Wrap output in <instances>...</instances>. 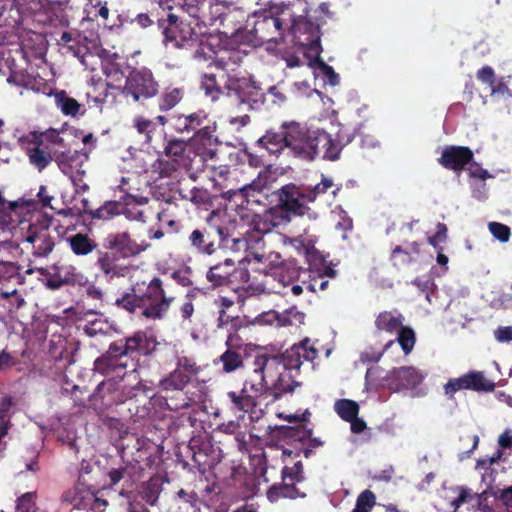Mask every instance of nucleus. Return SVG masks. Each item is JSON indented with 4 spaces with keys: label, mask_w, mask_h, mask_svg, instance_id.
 <instances>
[{
    "label": "nucleus",
    "mask_w": 512,
    "mask_h": 512,
    "mask_svg": "<svg viewBox=\"0 0 512 512\" xmlns=\"http://www.w3.org/2000/svg\"><path fill=\"white\" fill-rule=\"evenodd\" d=\"M85 11L87 18L91 20H96L100 17L106 21L109 17V9L106 2L104 4H101L100 2H97L96 4L91 3L86 7Z\"/></svg>",
    "instance_id": "13d9d810"
},
{
    "label": "nucleus",
    "mask_w": 512,
    "mask_h": 512,
    "mask_svg": "<svg viewBox=\"0 0 512 512\" xmlns=\"http://www.w3.org/2000/svg\"><path fill=\"white\" fill-rule=\"evenodd\" d=\"M301 19L307 20L303 17L293 18L289 7L281 9L278 6H272L267 10L257 11L249 19V22L253 20V27L248 30L249 41L254 46H260L265 42L275 41L278 35H282V32L289 28L297 43L293 26Z\"/></svg>",
    "instance_id": "f257e3e1"
},
{
    "label": "nucleus",
    "mask_w": 512,
    "mask_h": 512,
    "mask_svg": "<svg viewBox=\"0 0 512 512\" xmlns=\"http://www.w3.org/2000/svg\"><path fill=\"white\" fill-rule=\"evenodd\" d=\"M12 8L19 10L20 22H23L22 13L27 11L36 22L46 25L57 15L59 3L54 0H0V18L8 15Z\"/></svg>",
    "instance_id": "6e6552de"
},
{
    "label": "nucleus",
    "mask_w": 512,
    "mask_h": 512,
    "mask_svg": "<svg viewBox=\"0 0 512 512\" xmlns=\"http://www.w3.org/2000/svg\"><path fill=\"white\" fill-rule=\"evenodd\" d=\"M114 329V323L109 321L103 315L96 316L93 320H89L85 325V332L89 336L98 334H109Z\"/></svg>",
    "instance_id": "79ce46f5"
},
{
    "label": "nucleus",
    "mask_w": 512,
    "mask_h": 512,
    "mask_svg": "<svg viewBox=\"0 0 512 512\" xmlns=\"http://www.w3.org/2000/svg\"><path fill=\"white\" fill-rule=\"evenodd\" d=\"M226 345L227 350L220 356L219 362L222 364V370L225 373H231L242 366V358L238 352L234 350L236 344L234 343L233 336H229Z\"/></svg>",
    "instance_id": "f704fd0d"
},
{
    "label": "nucleus",
    "mask_w": 512,
    "mask_h": 512,
    "mask_svg": "<svg viewBox=\"0 0 512 512\" xmlns=\"http://www.w3.org/2000/svg\"><path fill=\"white\" fill-rule=\"evenodd\" d=\"M248 386V382L245 381L239 394L233 391L228 392L227 396L231 402V409L233 411L246 413L257 405L258 399L265 397L262 393L249 391Z\"/></svg>",
    "instance_id": "a878e982"
},
{
    "label": "nucleus",
    "mask_w": 512,
    "mask_h": 512,
    "mask_svg": "<svg viewBox=\"0 0 512 512\" xmlns=\"http://www.w3.org/2000/svg\"><path fill=\"white\" fill-rule=\"evenodd\" d=\"M291 371L292 370L284 367L281 370H278L268 395H271L274 397V399H277L284 393L292 392L295 387L298 386V383L293 380Z\"/></svg>",
    "instance_id": "2f4dec72"
},
{
    "label": "nucleus",
    "mask_w": 512,
    "mask_h": 512,
    "mask_svg": "<svg viewBox=\"0 0 512 512\" xmlns=\"http://www.w3.org/2000/svg\"><path fill=\"white\" fill-rule=\"evenodd\" d=\"M424 379L421 371L414 367L394 368L383 378V385L392 391L415 388Z\"/></svg>",
    "instance_id": "2eb2a0df"
},
{
    "label": "nucleus",
    "mask_w": 512,
    "mask_h": 512,
    "mask_svg": "<svg viewBox=\"0 0 512 512\" xmlns=\"http://www.w3.org/2000/svg\"><path fill=\"white\" fill-rule=\"evenodd\" d=\"M489 231L496 239L501 242H507L509 240L510 229L504 224L491 222L489 223Z\"/></svg>",
    "instance_id": "680f3d73"
},
{
    "label": "nucleus",
    "mask_w": 512,
    "mask_h": 512,
    "mask_svg": "<svg viewBox=\"0 0 512 512\" xmlns=\"http://www.w3.org/2000/svg\"><path fill=\"white\" fill-rule=\"evenodd\" d=\"M134 126L137 131L141 134H145L147 139L150 138V133L154 129V124L152 121L145 119L143 117H137L134 119Z\"/></svg>",
    "instance_id": "338daca9"
},
{
    "label": "nucleus",
    "mask_w": 512,
    "mask_h": 512,
    "mask_svg": "<svg viewBox=\"0 0 512 512\" xmlns=\"http://www.w3.org/2000/svg\"><path fill=\"white\" fill-rule=\"evenodd\" d=\"M213 140L210 127L205 126L195 133L189 143L179 139L168 141L164 152L178 167L187 170H199L200 165L197 163H201L207 158H213L215 152L211 149L196 148V146L199 144L204 147L211 146Z\"/></svg>",
    "instance_id": "20e7f679"
},
{
    "label": "nucleus",
    "mask_w": 512,
    "mask_h": 512,
    "mask_svg": "<svg viewBox=\"0 0 512 512\" xmlns=\"http://www.w3.org/2000/svg\"><path fill=\"white\" fill-rule=\"evenodd\" d=\"M206 119V115L203 112L193 113L187 116H180L178 121H184L185 126L179 127L180 132L191 131L197 129L203 121Z\"/></svg>",
    "instance_id": "5fc2aeb1"
},
{
    "label": "nucleus",
    "mask_w": 512,
    "mask_h": 512,
    "mask_svg": "<svg viewBox=\"0 0 512 512\" xmlns=\"http://www.w3.org/2000/svg\"><path fill=\"white\" fill-rule=\"evenodd\" d=\"M158 85L155 82L152 72L147 68L133 70L126 79V84L122 90L123 94L133 101L150 98L156 95Z\"/></svg>",
    "instance_id": "f8f14e48"
},
{
    "label": "nucleus",
    "mask_w": 512,
    "mask_h": 512,
    "mask_svg": "<svg viewBox=\"0 0 512 512\" xmlns=\"http://www.w3.org/2000/svg\"><path fill=\"white\" fill-rule=\"evenodd\" d=\"M329 189H332V194L335 196L340 190V187L335 185L331 178L324 175H321V181L315 186L311 188L304 187V190H306V198L308 199V202H314L318 196L326 193Z\"/></svg>",
    "instance_id": "58836bf2"
},
{
    "label": "nucleus",
    "mask_w": 512,
    "mask_h": 512,
    "mask_svg": "<svg viewBox=\"0 0 512 512\" xmlns=\"http://www.w3.org/2000/svg\"><path fill=\"white\" fill-rule=\"evenodd\" d=\"M155 345V339L151 335L149 336L145 332L138 331L125 340L122 353L129 355L134 353L147 355L154 350Z\"/></svg>",
    "instance_id": "bb28decb"
},
{
    "label": "nucleus",
    "mask_w": 512,
    "mask_h": 512,
    "mask_svg": "<svg viewBox=\"0 0 512 512\" xmlns=\"http://www.w3.org/2000/svg\"><path fill=\"white\" fill-rule=\"evenodd\" d=\"M374 505L375 495L370 490H365L358 496L353 512H370Z\"/></svg>",
    "instance_id": "6e6d98bb"
},
{
    "label": "nucleus",
    "mask_w": 512,
    "mask_h": 512,
    "mask_svg": "<svg viewBox=\"0 0 512 512\" xmlns=\"http://www.w3.org/2000/svg\"><path fill=\"white\" fill-rule=\"evenodd\" d=\"M36 140L37 136L33 134L22 137L20 143L26 150L30 163L37 168L38 171H42L54 160V153L52 154V150L44 145L43 142H36Z\"/></svg>",
    "instance_id": "6ab92c4d"
},
{
    "label": "nucleus",
    "mask_w": 512,
    "mask_h": 512,
    "mask_svg": "<svg viewBox=\"0 0 512 512\" xmlns=\"http://www.w3.org/2000/svg\"><path fill=\"white\" fill-rule=\"evenodd\" d=\"M120 205L117 202L108 201L104 203L100 208L91 211V217L93 219L108 220L114 215L121 214Z\"/></svg>",
    "instance_id": "8fccbe9b"
},
{
    "label": "nucleus",
    "mask_w": 512,
    "mask_h": 512,
    "mask_svg": "<svg viewBox=\"0 0 512 512\" xmlns=\"http://www.w3.org/2000/svg\"><path fill=\"white\" fill-rule=\"evenodd\" d=\"M142 301V315L148 319H161L168 311L174 297L165 293L162 281L155 277L146 286L145 291L140 290Z\"/></svg>",
    "instance_id": "9b49d317"
},
{
    "label": "nucleus",
    "mask_w": 512,
    "mask_h": 512,
    "mask_svg": "<svg viewBox=\"0 0 512 512\" xmlns=\"http://www.w3.org/2000/svg\"><path fill=\"white\" fill-rule=\"evenodd\" d=\"M122 214L126 217V219L130 221H136L139 223H145V211L142 208L137 207V205H132L131 203L126 202L125 208L122 210Z\"/></svg>",
    "instance_id": "bf43d9fd"
},
{
    "label": "nucleus",
    "mask_w": 512,
    "mask_h": 512,
    "mask_svg": "<svg viewBox=\"0 0 512 512\" xmlns=\"http://www.w3.org/2000/svg\"><path fill=\"white\" fill-rule=\"evenodd\" d=\"M280 320H281V313L276 312L274 310L264 312L256 318L257 323L264 324V325H274L275 324L277 326H280Z\"/></svg>",
    "instance_id": "69168bd1"
},
{
    "label": "nucleus",
    "mask_w": 512,
    "mask_h": 512,
    "mask_svg": "<svg viewBox=\"0 0 512 512\" xmlns=\"http://www.w3.org/2000/svg\"><path fill=\"white\" fill-rule=\"evenodd\" d=\"M235 272V263L232 259L227 258L224 262L212 266L207 272L206 278L212 286H223L228 284L230 277Z\"/></svg>",
    "instance_id": "cd10ccee"
},
{
    "label": "nucleus",
    "mask_w": 512,
    "mask_h": 512,
    "mask_svg": "<svg viewBox=\"0 0 512 512\" xmlns=\"http://www.w3.org/2000/svg\"><path fill=\"white\" fill-rule=\"evenodd\" d=\"M96 266L108 277L118 275L116 259L107 252L99 253Z\"/></svg>",
    "instance_id": "49530a36"
},
{
    "label": "nucleus",
    "mask_w": 512,
    "mask_h": 512,
    "mask_svg": "<svg viewBox=\"0 0 512 512\" xmlns=\"http://www.w3.org/2000/svg\"><path fill=\"white\" fill-rule=\"evenodd\" d=\"M282 368L283 365L279 356L268 354L256 355L245 380L249 384V391L268 396L274 377H276L278 370Z\"/></svg>",
    "instance_id": "423d86ee"
},
{
    "label": "nucleus",
    "mask_w": 512,
    "mask_h": 512,
    "mask_svg": "<svg viewBox=\"0 0 512 512\" xmlns=\"http://www.w3.org/2000/svg\"><path fill=\"white\" fill-rule=\"evenodd\" d=\"M473 158L472 151L463 146H447L443 149L439 158V163L455 172L461 171L464 166L471 162Z\"/></svg>",
    "instance_id": "b1692460"
},
{
    "label": "nucleus",
    "mask_w": 512,
    "mask_h": 512,
    "mask_svg": "<svg viewBox=\"0 0 512 512\" xmlns=\"http://www.w3.org/2000/svg\"><path fill=\"white\" fill-rule=\"evenodd\" d=\"M54 96L56 106L61 110L63 114L72 117L84 114V107L74 98L69 97L65 91H58L54 94Z\"/></svg>",
    "instance_id": "e433bc0d"
},
{
    "label": "nucleus",
    "mask_w": 512,
    "mask_h": 512,
    "mask_svg": "<svg viewBox=\"0 0 512 512\" xmlns=\"http://www.w3.org/2000/svg\"><path fill=\"white\" fill-rule=\"evenodd\" d=\"M283 482H288L290 485L295 487L296 483L304 480L303 466L300 460L296 461L292 467H285L282 470Z\"/></svg>",
    "instance_id": "de8ad7c7"
},
{
    "label": "nucleus",
    "mask_w": 512,
    "mask_h": 512,
    "mask_svg": "<svg viewBox=\"0 0 512 512\" xmlns=\"http://www.w3.org/2000/svg\"><path fill=\"white\" fill-rule=\"evenodd\" d=\"M88 157L79 151H54V161L59 169L68 177L73 175H85L83 164Z\"/></svg>",
    "instance_id": "4be33fe9"
},
{
    "label": "nucleus",
    "mask_w": 512,
    "mask_h": 512,
    "mask_svg": "<svg viewBox=\"0 0 512 512\" xmlns=\"http://www.w3.org/2000/svg\"><path fill=\"white\" fill-rule=\"evenodd\" d=\"M47 286L58 289L64 284L86 285L87 277L75 266L67 263H58L47 270Z\"/></svg>",
    "instance_id": "4468645a"
},
{
    "label": "nucleus",
    "mask_w": 512,
    "mask_h": 512,
    "mask_svg": "<svg viewBox=\"0 0 512 512\" xmlns=\"http://www.w3.org/2000/svg\"><path fill=\"white\" fill-rule=\"evenodd\" d=\"M317 356V351L311 344L309 339H304L299 344L293 345L280 356V360L284 368L289 370H297L303 361H313Z\"/></svg>",
    "instance_id": "aec40b11"
},
{
    "label": "nucleus",
    "mask_w": 512,
    "mask_h": 512,
    "mask_svg": "<svg viewBox=\"0 0 512 512\" xmlns=\"http://www.w3.org/2000/svg\"><path fill=\"white\" fill-rule=\"evenodd\" d=\"M63 501L76 509L96 508L100 503L106 505V501H100L94 492L82 483L67 490L63 494Z\"/></svg>",
    "instance_id": "412c9836"
},
{
    "label": "nucleus",
    "mask_w": 512,
    "mask_h": 512,
    "mask_svg": "<svg viewBox=\"0 0 512 512\" xmlns=\"http://www.w3.org/2000/svg\"><path fill=\"white\" fill-rule=\"evenodd\" d=\"M284 211L282 208H271L259 216V222L256 223V229L261 233H267L273 227L279 226L283 221Z\"/></svg>",
    "instance_id": "4c0bfd02"
},
{
    "label": "nucleus",
    "mask_w": 512,
    "mask_h": 512,
    "mask_svg": "<svg viewBox=\"0 0 512 512\" xmlns=\"http://www.w3.org/2000/svg\"><path fill=\"white\" fill-rule=\"evenodd\" d=\"M293 29L297 37V45L309 59L308 66L313 68L318 75H322L326 83L332 86L337 85L339 83L338 74L320 59L322 47L319 27L309 20L301 19L294 23Z\"/></svg>",
    "instance_id": "39448f33"
},
{
    "label": "nucleus",
    "mask_w": 512,
    "mask_h": 512,
    "mask_svg": "<svg viewBox=\"0 0 512 512\" xmlns=\"http://www.w3.org/2000/svg\"><path fill=\"white\" fill-rule=\"evenodd\" d=\"M495 339L500 343L512 341V326H501L494 331Z\"/></svg>",
    "instance_id": "774afa93"
},
{
    "label": "nucleus",
    "mask_w": 512,
    "mask_h": 512,
    "mask_svg": "<svg viewBox=\"0 0 512 512\" xmlns=\"http://www.w3.org/2000/svg\"><path fill=\"white\" fill-rule=\"evenodd\" d=\"M495 388V384L486 379L482 372L471 371L458 378H451L444 385V392L449 398L460 390L468 389L474 391L490 392Z\"/></svg>",
    "instance_id": "ddd939ff"
},
{
    "label": "nucleus",
    "mask_w": 512,
    "mask_h": 512,
    "mask_svg": "<svg viewBox=\"0 0 512 512\" xmlns=\"http://www.w3.org/2000/svg\"><path fill=\"white\" fill-rule=\"evenodd\" d=\"M140 296V287L133 289V294H126L121 299H117V305L131 313L139 312L142 315V301Z\"/></svg>",
    "instance_id": "37998d69"
},
{
    "label": "nucleus",
    "mask_w": 512,
    "mask_h": 512,
    "mask_svg": "<svg viewBox=\"0 0 512 512\" xmlns=\"http://www.w3.org/2000/svg\"><path fill=\"white\" fill-rule=\"evenodd\" d=\"M309 272L297 266L294 262H287L275 271V279L282 286L283 290L278 293L284 296H300L304 289L316 290V281L309 280Z\"/></svg>",
    "instance_id": "1a4fd4ad"
},
{
    "label": "nucleus",
    "mask_w": 512,
    "mask_h": 512,
    "mask_svg": "<svg viewBox=\"0 0 512 512\" xmlns=\"http://www.w3.org/2000/svg\"><path fill=\"white\" fill-rule=\"evenodd\" d=\"M59 45L65 52H69L74 57H77L83 66L91 70L95 69L91 65V60L94 59V56L91 53H83L85 48L78 46L71 33L63 32L59 39Z\"/></svg>",
    "instance_id": "c756f323"
},
{
    "label": "nucleus",
    "mask_w": 512,
    "mask_h": 512,
    "mask_svg": "<svg viewBox=\"0 0 512 512\" xmlns=\"http://www.w3.org/2000/svg\"><path fill=\"white\" fill-rule=\"evenodd\" d=\"M333 213L336 214L339 218V220L336 224V228L341 229L343 231L341 238L343 240H346L348 238L347 232L350 231L353 227L352 219L347 215V213L341 207H337L333 211Z\"/></svg>",
    "instance_id": "4d7b16f0"
},
{
    "label": "nucleus",
    "mask_w": 512,
    "mask_h": 512,
    "mask_svg": "<svg viewBox=\"0 0 512 512\" xmlns=\"http://www.w3.org/2000/svg\"><path fill=\"white\" fill-rule=\"evenodd\" d=\"M206 3V10H203L201 14V22L204 25H213L225 14L226 6L224 2L220 0H209L206 1Z\"/></svg>",
    "instance_id": "ea45409f"
},
{
    "label": "nucleus",
    "mask_w": 512,
    "mask_h": 512,
    "mask_svg": "<svg viewBox=\"0 0 512 512\" xmlns=\"http://www.w3.org/2000/svg\"><path fill=\"white\" fill-rule=\"evenodd\" d=\"M21 24L22 22L19 21L18 32L13 35L12 43L15 39L20 40L21 48L27 58L42 59L47 50V41L45 36L42 33L34 31H27L24 33L21 28Z\"/></svg>",
    "instance_id": "a211bd4d"
},
{
    "label": "nucleus",
    "mask_w": 512,
    "mask_h": 512,
    "mask_svg": "<svg viewBox=\"0 0 512 512\" xmlns=\"http://www.w3.org/2000/svg\"><path fill=\"white\" fill-rule=\"evenodd\" d=\"M281 497L295 499L297 497H305V494L300 493L296 487L288 482H283L282 486H273L267 491V498L272 503Z\"/></svg>",
    "instance_id": "a19ab883"
},
{
    "label": "nucleus",
    "mask_w": 512,
    "mask_h": 512,
    "mask_svg": "<svg viewBox=\"0 0 512 512\" xmlns=\"http://www.w3.org/2000/svg\"><path fill=\"white\" fill-rule=\"evenodd\" d=\"M219 72L215 74H206L202 80V87L205 94L214 101L222 93V87L228 91V95L234 93L241 105H246L248 109H255L261 104V96L253 90L246 91L248 84L246 79L239 78L227 73V64L223 59L216 62Z\"/></svg>",
    "instance_id": "7ed1b4c3"
},
{
    "label": "nucleus",
    "mask_w": 512,
    "mask_h": 512,
    "mask_svg": "<svg viewBox=\"0 0 512 512\" xmlns=\"http://www.w3.org/2000/svg\"><path fill=\"white\" fill-rule=\"evenodd\" d=\"M25 242L32 245L33 254L37 257L47 256L54 247L46 221L29 224Z\"/></svg>",
    "instance_id": "dca6fc26"
},
{
    "label": "nucleus",
    "mask_w": 512,
    "mask_h": 512,
    "mask_svg": "<svg viewBox=\"0 0 512 512\" xmlns=\"http://www.w3.org/2000/svg\"><path fill=\"white\" fill-rule=\"evenodd\" d=\"M106 246L109 249L118 251L123 257H130L145 251L149 244L137 243L131 239L127 232H119L107 236Z\"/></svg>",
    "instance_id": "5701e85b"
},
{
    "label": "nucleus",
    "mask_w": 512,
    "mask_h": 512,
    "mask_svg": "<svg viewBox=\"0 0 512 512\" xmlns=\"http://www.w3.org/2000/svg\"><path fill=\"white\" fill-rule=\"evenodd\" d=\"M66 241L69 248L76 256H86L92 253L97 247L95 240L83 233L71 235Z\"/></svg>",
    "instance_id": "72a5a7b5"
},
{
    "label": "nucleus",
    "mask_w": 512,
    "mask_h": 512,
    "mask_svg": "<svg viewBox=\"0 0 512 512\" xmlns=\"http://www.w3.org/2000/svg\"><path fill=\"white\" fill-rule=\"evenodd\" d=\"M24 88L27 90H31L38 94H43L46 96H51L53 93V88L50 84H48L43 78L34 77L27 79L24 84Z\"/></svg>",
    "instance_id": "3c124183"
},
{
    "label": "nucleus",
    "mask_w": 512,
    "mask_h": 512,
    "mask_svg": "<svg viewBox=\"0 0 512 512\" xmlns=\"http://www.w3.org/2000/svg\"><path fill=\"white\" fill-rule=\"evenodd\" d=\"M35 499L36 494L33 492L23 494L17 502L18 512H36Z\"/></svg>",
    "instance_id": "052dcab7"
},
{
    "label": "nucleus",
    "mask_w": 512,
    "mask_h": 512,
    "mask_svg": "<svg viewBox=\"0 0 512 512\" xmlns=\"http://www.w3.org/2000/svg\"><path fill=\"white\" fill-rule=\"evenodd\" d=\"M404 320V316L397 310L384 311L376 317L375 326L378 330L397 334L396 339L388 341L384 349L398 342L405 355H408L413 350L416 335L411 327L404 325Z\"/></svg>",
    "instance_id": "0eeeda50"
},
{
    "label": "nucleus",
    "mask_w": 512,
    "mask_h": 512,
    "mask_svg": "<svg viewBox=\"0 0 512 512\" xmlns=\"http://www.w3.org/2000/svg\"><path fill=\"white\" fill-rule=\"evenodd\" d=\"M266 186V176H259L257 179L253 180L250 184L244 186L240 189L245 196L250 197L253 196L254 192L260 193L264 190Z\"/></svg>",
    "instance_id": "e2e57ef3"
},
{
    "label": "nucleus",
    "mask_w": 512,
    "mask_h": 512,
    "mask_svg": "<svg viewBox=\"0 0 512 512\" xmlns=\"http://www.w3.org/2000/svg\"><path fill=\"white\" fill-rule=\"evenodd\" d=\"M189 375L182 370L173 371L169 377L161 381L164 390H182L189 382Z\"/></svg>",
    "instance_id": "c03bdc74"
},
{
    "label": "nucleus",
    "mask_w": 512,
    "mask_h": 512,
    "mask_svg": "<svg viewBox=\"0 0 512 512\" xmlns=\"http://www.w3.org/2000/svg\"><path fill=\"white\" fill-rule=\"evenodd\" d=\"M206 0H183L182 9L191 17L201 21V14L206 10Z\"/></svg>",
    "instance_id": "864d4df0"
},
{
    "label": "nucleus",
    "mask_w": 512,
    "mask_h": 512,
    "mask_svg": "<svg viewBox=\"0 0 512 512\" xmlns=\"http://www.w3.org/2000/svg\"><path fill=\"white\" fill-rule=\"evenodd\" d=\"M334 409L336 413L345 421L354 419L359 412V406L356 402L348 399H341L335 402Z\"/></svg>",
    "instance_id": "a18cd8bd"
},
{
    "label": "nucleus",
    "mask_w": 512,
    "mask_h": 512,
    "mask_svg": "<svg viewBox=\"0 0 512 512\" xmlns=\"http://www.w3.org/2000/svg\"><path fill=\"white\" fill-rule=\"evenodd\" d=\"M162 31L163 43L166 47L189 48L198 42V34L189 23L178 21V17L172 13L167 18L158 21Z\"/></svg>",
    "instance_id": "9d476101"
},
{
    "label": "nucleus",
    "mask_w": 512,
    "mask_h": 512,
    "mask_svg": "<svg viewBox=\"0 0 512 512\" xmlns=\"http://www.w3.org/2000/svg\"><path fill=\"white\" fill-rule=\"evenodd\" d=\"M193 461L201 473L217 465L222 458L221 449L210 441H202L197 450L193 451Z\"/></svg>",
    "instance_id": "393cba45"
},
{
    "label": "nucleus",
    "mask_w": 512,
    "mask_h": 512,
    "mask_svg": "<svg viewBox=\"0 0 512 512\" xmlns=\"http://www.w3.org/2000/svg\"><path fill=\"white\" fill-rule=\"evenodd\" d=\"M19 21V10L14 8L0 18V44L12 43L13 35L18 32Z\"/></svg>",
    "instance_id": "473e14b6"
},
{
    "label": "nucleus",
    "mask_w": 512,
    "mask_h": 512,
    "mask_svg": "<svg viewBox=\"0 0 512 512\" xmlns=\"http://www.w3.org/2000/svg\"><path fill=\"white\" fill-rule=\"evenodd\" d=\"M279 201L285 211L295 215H305L309 211L307 207L308 199L306 198V190L303 186H297L293 183L284 185L278 191Z\"/></svg>",
    "instance_id": "f3484780"
},
{
    "label": "nucleus",
    "mask_w": 512,
    "mask_h": 512,
    "mask_svg": "<svg viewBox=\"0 0 512 512\" xmlns=\"http://www.w3.org/2000/svg\"><path fill=\"white\" fill-rule=\"evenodd\" d=\"M305 315L296 307H291L281 313L280 327L289 325H300L304 322Z\"/></svg>",
    "instance_id": "603ef678"
},
{
    "label": "nucleus",
    "mask_w": 512,
    "mask_h": 512,
    "mask_svg": "<svg viewBox=\"0 0 512 512\" xmlns=\"http://www.w3.org/2000/svg\"><path fill=\"white\" fill-rule=\"evenodd\" d=\"M18 266L10 261H0V278L10 280L18 275Z\"/></svg>",
    "instance_id": "0e129e2a"
},
{
    "label": "nucleus",
    "mask_w": 512,
    "mask_h": 512,
    "mask_svg": "<svg viewBox=\"0 0 512 512\" xmlns=\"http://www.w3.org/2000/svg\"><path fill=\"white\" fill-rule=\"evenodd\" d=\"M183 97V91L180 88L167 90L159 99V108L161 111H168L175 107Z\"/></svg>",
    "instance_id": "09e8293b"
},
{
    "label": "nucleus",
    "mask_w": 512,
    "mask_h": 512,
    "mask_svg": "<svg viewBox=\"0 0 512 512\" xmlns=\"http://www.w3.org/2000/svg\"><path fill=\"white\" fill-rule=\"evenodd\" d=\"M288 133V150L296 157L312 161L318 156L324 159L326 147L331 148V134L324 129L306 127L296 121L284 122Z\"/></svg>",
    "instance_id": "f03ea898"
},
{
    "label": "nucleus",
    "mask_w": 512,
    "mask_h": 512,
    "mask_svg": "<svg viewBox=\"0 0 512 512\" xmlns=\"http://www.w3.org/2000/svg\"><path fill=\"white\" fill-rule=\"evenodd\" d=\"M259 143L262 144L270 154L278 155L284 149H288V133L284 127V122L279 132H268L264 135Z\"/></svg>",
    "instance_id": "c85d7f7f"
},
{
    "label": "nucleus",
    "mask_w": 512,
    "mask_h": 512,
    "mask_svg": "<svg viewBox=\"0 0 512 512\" xmlns=\"http://www.w3.org/2000/svg\"><path fill=\"white\" fill-rule=\"evenodd\" d=\"M188 242L190 248L199 254L212 255L216 250L214 240L206 230H193L188 237Z\"/></svg>",
    "instance_id": "7c9ffc66"
},
{
    "label": "nucleus",
    "mask_w": 512,
    "mask_h": 512,
    "mask_svg": "<svg viewBox=\"0 0 512 512\" xmlns=\"http://www.w3.org/2000/svg\"><path fill=\"white\" fill-rule=\"evenodd\" d=\"M352 140V133L341 127L336 134V138L334 139L331 137V148L326 147V154H324V159L331 161L338 159L343 147L348 145Z\"/></svg>",
    "instance_id": "c9c22d12"
}]
</instances>
